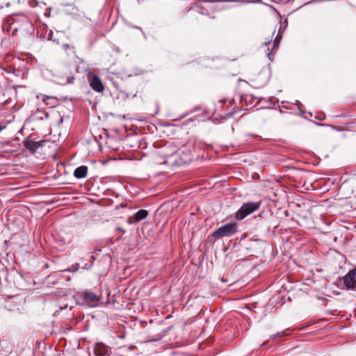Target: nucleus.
Masks as SVG:
<instances>
[{
    "instance_id": "20",
    "label": "nucleus",
    "mask_w": 356,
    "mask_h": 356,
    "mask_svg": "<svg viewBox=\"0 0 356 356\" xmlns=\"http://www.w3.org/2000/svg\"><path fill=\"white\" fill-rule=\"evenodd\" d=\"M270 44V42H265V45L267 46L268 44Z\"/></svg>"
},
{
    "instance_id": "12",
    "label": "nucleus",
    "mask_w": 356,
    "mask_h": 356,
    "mask_svg": "<svg viewBox=\"0 0 356 356\" xmlns=\"http://www.w3.org/2000/svg\"><path fill=\"white\" fill-rule=\"evenodd\" d=\"M40 146V142L29 140L26 143V147L33 152H35Z\"/></svg>"
},
{
    "instance_id": "18",
    "label": "nucleus",
    "mask_w": 356,
    "mask_h": 356,
    "mask_svg": "<svg viewBox=\"0 0 356 356\" xmlns=\"http://www.w3.org/2000/svg\"><path fill=\"white\" fill-rule=\"evenodd\" d=\"M3 128L4 127L0 125V132L3 130Z\"/></svg>"
},
{
    "instance_id": "17",
    "label": "nucleus",
    "mask_w": 356,
    "mask_h": 356,
    "mask_svg": "<svg viewBox=\"0 0 356 356\" xmlns=\"http://www.w3.org/2000/svg\"><path fill=\"white\" fill-rule=\"evenodd\" d=\"M270 56H271V52H268V53H267V56L268 57V58H269L270 60H272V58H271Z\"/></svg>"
},
{
    "instance_id": "2",
    "label": "nucleus",
    "mask_w": 356,
    "mask_h": 356,
    "mask_svg": "<svg viewBox=\"0 0 356 356\" xmlns=\"http://www.w3.org/2000/svg\"><path fill=\"white\" fill-rule=\"evenodd\" d=\"M261 204V201L244 202L234 213L235 220L238 221L243 220L248 216L258 211Z\"/></svg>"
},
{
    "instance_id": "4",
    "label": "nucleus",
    "mask_w": 356,
    "mask_h": 356,
    "mask_svg": "<svg viewBox=\"0 0 356 356\" xmlns=\"http://www.w3.org/2000/svg\"><path fill=\"white\" fill-rule=\"evenodd\" d=\"M343 283L346 289L353 290L356 289V268L349 270L343 277Z\"/></svg>"
},
{
    "instance_id": "19",
    "label": "nucleus",
    "mask_w": 356,
    "mask_h": 356,
    "mask_svg": "<svg viewBox=\"0 0 356 356\" xmlns=\"http://www.w3.org/2000/svg\"><path fill=\"white\" fill-rule=\"evenodd\" d=\"M350 225H353L355 229H356V224L352 223Z\"/></svg>"
},
{
    "instance_id": "10",
    "label": "nucleus",
    "mask_w": 356,
    "mask_h": 356,
    "mask_svg": "<svg viewBox=\"0 0 356 356\" xmlns=\"http://www.w3.org/2000/svg\"><path fill=\"white\" fill-rule=\"evenodd\" d=\"M286 26V21L284 22V23H280L277 35L275 37V40L273 42L272 51H273V49H277L278 47V46L280 43V41L282 38L283 31H284Z\"/></svg>"
},
{
    "instance_id": "15",
    "label": "nucleus",
    "mask_w": 356,
    "mask_h": 356,
    "mask_svg": "<svg viewBox=\"0 0 356 356\" xmlns=\"http://www.w3.org/2000/svg\"><path fill=\"white\" fill-rule=\"evenodd\" d=\"M63 47L65 49H74V47L70 46V44H64L63 45Z\"/></svg>"
},
{
    "instance_id": "9",
    "label": "nucleus",
    "mask_w": 356,
    "mask_h": 356,
    "mask_svg": "<svg viewBox=\"0 0 356 356\" xmlns=\"http://www.w3.org/2000/svg\"><path fill=\"white\" fill-rule=\"evenodd\" d=\"M94 353L96 356H109L111 348L102 343H97L95 346Z\"/></svg>"
},
{
    "instance_id": "6",
    "label": "nucleus",
    "mask_w": 356,
    "mask_h": 356,
    "mask_svg": "<svg viewBox=\"0 0 356 356\" xmlns=\"http://www.w3.org/2000/svg\"><path fill=\"white\" fill-rule=\"evenodd\" d=\"M77 296L86 303L96 302L99 301L101 299L99 296L89 290H85L82 292L78 293Z\"/></svg>"
},
{
    "instance_id": "13",
    "label": "nucleus",
    "mask_w": 356,
    "mask_h": 356,
    "mask_svg": "<svg viewBox=\"0 0 356 356\" xmlns=\"http://www.w3.org/2000/svg\"><path fill=\"white\" fill-rule=\"evenodd\" d=\"M42 101L47 104L49 105L51 107H54L56 104V98L53 97H46L42 99Z\"/></svg>"
},
{
    "instance_id": "5",
    "label": "nucleus",
    "mask_w": 356,
    "mask_h": 356,
    "mask_svg": "<svg viewBox=\"0 0 356 356\" xmlns=\"http://www.w3.org/2000/svg\"><path fill=\"white\" fill-rule=\"evenodd\" d=\"M179 154L175 152L168 156H165L164 158H160V163L166 164L170 166L181 165L183 162L181 160H178Z\"/></svg>"
},
{
    "instance_id": "11",
    "label": "nucleus",
    "mask_w": 356,
    "mask_h": 356,
    "mask_svg": "<svg viewBox=\"0 0 356 356\" xmlns=\"http://www.w3.org/2000/svg\"><path fill=\"white\" fill-rule=\"evenodd\" d=\"M88 172V167L81 165L76 168L74 172V176L77 179H81L86 176Z\"/></svg>"
},
{
    "instance_id": "16",
    "label": "nucleus",
    "mask_w": 356,
    "mask_h": 356,
    "mask_svg": "<svg viewBox=\"0 0 356 356\" xmlns=\"http://www.w3.org/2000/svg\"><path fill=\"white\" fill-rule=\"evenodd\" d=\"M284 335V332H278L276 334V337H282Z\"/></svg>"
},
{
    "instance_id": "1",
    "label": "nucleus",
    "mask_w": 356,
    "mask_h": 356,
    "mask_svg": "<svg viewBox=\"0 0 356 356\" xmlns=\"http://www.w3.org/2000/svg\"><path fill=\"white\" fill-rule=\"evenodd\" d=\"M40 72L44 79L53 81L55 83L63 86L72 84L74 80V76L73 75H70L65 78L63 75L58 74L46 67H41Z\"/></svg>"
},
{
    "instance_id": "14",
    "label": "nucleus",
    "mask_w": 356,
    "mask_h": 356,
    "mask_svg": "<svg viewBox=\"0 0 356 356\" xmlns=\"http://www.w3.org/2000/svg\"><path fill=\"white\" fill-rule=\"evenodd\" d=\"M79 269V264H75L74 266H72L71 268H68L67 270H66L67 271H70V272H75L77 270Z\"/></svg>"
},
{
    "instance_id": "7",
    "label": "nucleus",
    "mask_w": 356,
    "mask_h": 356,
    "mask_svg": "<svg viewBox=\"0 0 356 356\" xmlns=\"http://www.w3.org/2000/svg\"><path fill=\"white\" fill-rule=\"evenodd\" d=\"M88 79L90 81V86L95 91L97 92H102L104 91V86L97 75L91 73L89 74Z\"/></svg>"
},
{
    "instance_id": "8",
    "label": "nucleus",
    "mask_w": 356,
    "mask_h": 356,
    "mask_svg": "<svg viewBox=\"0 0 356 356\" xmlns=\"http://www.w3.org/2000/svg\"><path fill=\"white\" fill-rule=\"evenodd\" d=\"M148 211L145 209H140L135 213L130 215L127 222H138L145 220L148 216Z\"/></svg>"
},
{
    "instance_id": "3",
    "label": "nucleus",
    "mask_w": 356,
    "mask_h": 356,
    "mask_svg": "<svg viewBox=\"0 0 356 356\" xmlns=\"http://www.w3.org/2000/svg\"><path fill=\"white\" fill-rule=\"evenodd\" d=\"M237 224H225L214 231L211 236L216 239H219L222 237H229L237 232Z\"/></svg>"
}]
</instances>
